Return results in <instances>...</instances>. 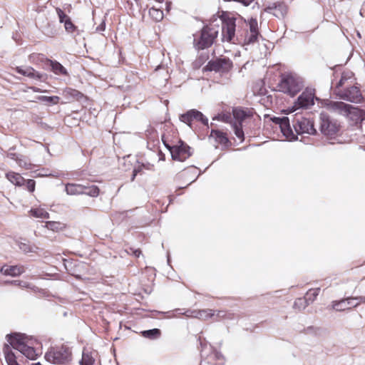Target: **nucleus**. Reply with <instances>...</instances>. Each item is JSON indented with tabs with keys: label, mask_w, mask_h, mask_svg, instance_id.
<instances>
[{
	"label": "nucleus",
	"mask_w": 365,
	"mask_h": 365,
	"mask_svg": "<svg viewBox=\"0 0 365 365\" xmlns=\"http://www.w3.org/2000/svg\"><path fill=\"white\" fill-rule=\"evenodd\" d=\"M304 88L303 79L292 71L281 73L279 76V82L277 84V90L290 97H294Z\"/></svg>",
	"instance_id": "obj_1"
},
{
	"label": "nucleus",
	"mask_w": 365,
	"mask_h": 365,
	"mask_svg": "<svg viewBox=\"0 0 365 365\" xmlns=\"http://www.w3.org/2000/svg\"><path fill=\"white\" fill-rule=\"evenodd\" d=\"M48 361L56 364H66L71 361L72 351L71 348L65 344L51 347L45 354Z\"/></svg>",
	"instance_id": "obj_2"
},
{
	"label": "nucleus",
	"mask_w": 365,
	"mask_h": 365,
	"mask_svg": "<svg viewBox=\"0 0 365 365\" xmlns=\"http://www.w3.org/2000/svg\"><path fill=\"white\" fill-rule=\"evenodd\" d=\"M246 26L247 27L243 33H238L237 34L236 41L238 43L245 45L255 43L258 41V38L260 36L259 30L258 22L257 19L250 18L246 21Z\"/></svg>",
	"instance_id": "obj_3"
},
{
	"label": "nucleus",
	"mask_w": 365,
	"mask_h": 365,
	"mask_svg": "<svg viewBox=\"0 0 365 365\" xmlns=\"http://www.w3.org/2000/svg\"><path fill=\"white\" fill-rule=\"evenodd\" d=\"M218 35V29L214 26H205L200 31L198 36L194 38L195 47L198 50H203L210 47Z\"/></svg>",
	"instance_id": "obj_4"
},
{
	"label": "nucleus",
	"mask_w": 365,
	"mask_h": 365,
	"mask_svg": "<svg viewBox=\"0 0 365 365\" xmlns=\"http://www.w3.org/2000/svg\"><path fill=\"white\" fill-rule=\"evenodd\" d=\"M162 140L165 146L170 150L173 160L183 162L190 157V148L181 140H178L175 145H170L165 135H163Z\"/></svg>",
	"instance_id": "obj_5"
},
{
	"label": "nucleus",
	"mask_w": 365,
	"mask_h": 365,
	"mask_svg": "<svg viewBox=\"0 0 365 365\" xmlns=\"http://www.w3.org/2000/svg\"><path fill=\"white\" fill-rule=\"evenodd\" d=\"M322 106L330 111H333L347 117H349L351 115L357 116L361 111L360 109L344 102L333 101L328 99L323 101Z\"/></svg>",
	"instance_id": "obj_6"
},
{
	"label": "nucleus",
	"mask_w": 365,
	"mask_h": 365,
	"mask_svg": "<svg viewBox=\"0 0 365 365\" xmlns=\"http://www.w3.org/2000/svg\"><path fill=\"white\" fill-rule=\"evenodd\" d=\"M222 21V41L235 43L237 38L235 35L236 19L230 14H223L220 16Z\"/></svg>",
	"instance_id": "obj_7"
},
{
	"label": "nucleus",
	"mask_w": 365,
	"mask_h": 365,
	"mask_svg": "<svg viewBox=\"0 0 365 365\" xmlns=\"http://www.w3.org/2000/svg\"><path fill=\"white\" fill-rule=\"evenodd\" d=\"M293 126L297 134H315L314 121L302 115H296L293 120Z\"/></svg>",
	"instance_id": "obj_8"
},
{
	"label": "nucleus",
	"mask_w": 365,
	"mask_h": 365,
	"mask_svg": "<svg viewBox=\"0 0 365 365\" xmlns=\"http://www.w3.org/2000/svg\"><path fill=\"white\" fill-rule=\"evenodd\" d=\"M232 62L230 58H219L210 61L205 66L204 70L225 73H228L232 69Z\"/></svg>",
	"instance_id": "obj_9"
},
{
	"label": "nucleus",
	"mask_w": 365,
	"mask_h": 365,
	"mask_svg": "<svg viewBox=\"0 0 365 365\" xmlns=\"http://www.w3.org/2000/svg\"><path fill=\"white\" fill-rule=\"evenodd\" d=\"M337 95L341 99L354 103H361L364 101L359 87L355 86L346 88L343 91H339Z\"/></svg>",
	"instance_id": "obj_10"
},
{
	"label": "nucleus",
	"mask_w": 365,
	"mask_h": 365,
	"mask_svg": "<svg viewBox=\"0 0 365 365\" xmlns=\"http://www.w3.org/2000/svg\"><path fill=\"white\" fill-rule=\"evenodd\" d=\"M363 301V297H346L339 301L332 302V308L338 312L350 309L356 307Z\"/></svg>",
	"instance_id": "obj_11"
},
{
	"label": "nucleus",
	"mask_w": 365,
	"mask_h": 365,
	"mask_svg": "<svg viewBox=\"0 0 365 365\" xmlns=\"http://www.w3.org/2000/svg\"><path fill=\"white\" fill-rule=\"evenodd\" d=\"M321 132L327 136L335 135L339 130V125L331 120L328 116L322 115L321 116Z\"/></svg>",
	"instance_id": "obj_12"
},
{
	"label": "nucleus",
	"mask_w": 365,
	"mask_h": 365,
	"mask_svg": "<svg viewBox=\"0 0 365 365\" xmlns=\"http://www.w3.org/2000/svg\"><path fill=\"white\" fill-rule=\"evenodd\" d=\"M180 120L190 126L193 121L201 122L205 125L208 124L207 118L201 112L195 109L190 110L187 113L182 114L180 116Z\"/></svg>",
	"instance_id": "obj_13"
},
{
	"label": "nucleus",
	"mask_w": 365,
	"mask_h": 365,
	"mask_svg": "<svg viewBox=\"0 0 365 365\" xmlns=\"http://www.w3.org/2000/svg\"><path fill=\"white\" fill-rule=\"evenodd\" d=\"M315 92L314 89L306 88L298 97L296 104L299 108H308L314 104Z\"/></svg>",
	"instance_id": "obj_14"
},
{
	"label": "nucleus",
	"mask_w": 365,
	"mask_h": 365,
	"mask_svg": "<svg viewBox=\"0 0 365 365\" xmlns=\"http://www.w3.org/2000/svg\"><path fill=\"white\" fill-rule=\"evenodd\" d=\"M6 339L11 349L13 348L19 351L24 347V346L26 343L24 335L19 333L7 334Z\"/></svg>",
	"instance_id": "obj_15"
},
{
	"label": "nucleus",
	"mask_w": 365,
	"mask_h": 365,
	"mask_svg": "<svg viewBox=\"0 0 365 365\" xmlns=\"http://www.w3.org/2000/svg\"><path fill=\"white\" fill-rule=\"evenodd\" d=\"M272 120L276 125H279L281 132L285 137L290 138L293 135V132L289 124V120L287 117H274L272 118Z\"/></svg>",
	"instance_id": "obj_16"
},
{
	"label": "nucleus",
	"mask_w": 365,
	"mask_h": 365,
	"mask_svg": "<svg viewBox=\"0 0 365 365\" xmlns=\"http://www.w3.org/2000/svg\"><path fill=\"white\" fill-rule=\"evenodd\" d=\"M232 115L236 123L242 124V122L247 118L253 115L252 108H242L240 107L235 108L232 110Z\"/></svg>",
	"instance_id": "obj_17"
},
{
	"label": "nucleus",
	"mask_w": 365,
	"mask_h": 365,
	"mask_svg": "<svg viewBox=\"0 0 365 365\" xmlns=\"http://www.w3.org/2000/svg\"><path fill=\"white\" fill-rule=\"evenodd\" d=\"M0 271L4 275L18 277L25 272V268L23 265L5 264L1 267Z\"/></svg>",
	"instance_id": "obj_18"
},
{
	"label": "nucleus",
	"mask_w": 365,
	"mask_h": 365,
	"mask_svg": "<svg viewBox=\"0 0 365 365\" xmlns=\"http://www.w3.org/2000/svg\"><path fill=\"white\" fill-rule=\"evenodd\" d=\"M98 356L97 351L90 348L83 349L81 365H93Z\"/></svg>",
	"instance_id": "obj_19"
},
{
	"label": "nucleus",
	"mask_w": 365,
	"mask_h": 365,
	"mask_svg": "<svg viewBox=\"0 0 365 365\" xmlns=\"http://www.w3.org/2000/svg\"><path fill=\"white\" fill-rule=\"evenodd\" d=\"M3 354L7 365H19L17 361V356L9 344H5L4 345Z\"/></svg>",
	"instance_id": "obj_20"
},
{
	"label": "nucleus",
	"mask_w": 365,
	"mask_h": 365,
	"mask_svg": "<svg viewBox=\"0 0 365 365\" xmlns=\"http://www.w3.org/2000/svg\"><path fill=\"white\" fill-rule=\"evenodd\" d=\"M15 71L18 73H19L21 75H23L24 76H27V77L31 78H35V79L41 80V78H42V74H41L40 73L36 71L34 68H32L31 66H28V67H26L24 68H23L21 67H19V66H17L15 68Z\"/></svg>",
	"instance_id": "obj_21"
},
{
	"label": "nucleus",
	"mask_w": 365,
	"mask_h": 365,
	"mask_svg": "<svg viewBox=\"0 0 365 365\" xmlns=\"http://www.w3.org/2000/svg\"><path fill=\"white\" fill-rule=\"evenodd\" d=\"M47 65L51 67V71L56 75L68 76L67 70L58 61L46 58Z\"/></svg>",
	"instance_id": "obj_22"
},
{
	"label": "nucleus",
	"mask_w": 365,
	"mask_h": 365,
	"mask_svg": "<svg viewBox=\"0 0 365 365\" xmlns=\"http://www.w3.org/2000/svg\"><path fill=\"white\" fill-rule=\"evenodd\" d=\"M210 137L213 138L219 144L226 145L229 143L227 133L221 130L212 129Z\"/></svg>",
	"instance_id": "obj_23"
},
{
	"label": "nucleus",
	"mask_w": 365,
	"mask_h": 365,
	"mask_svg": "<svg viewBox=\"0 0 365 365\" xmlns=\"http://www.w3.org/2000/svg\"><path fill=\"white\" fill-rule=\"evenodd\" d=\"M63 96L68 101H80L83 98V94L78 90L66 88L63 91Z\"/></svg>",
	"instance_id": "obj_24"
},
{
	"label": "nucleus",
	"mask_w": 365,
	"mask_h": 365,
	"mask_svg": "<svg viewBox=\"0 0 365 365\" xmlns=\"http://www.w3.org/2000/svg\"><path fill=\"white\" fill-rule=\"evenodd\" d=\"M6 179L16 186H22L25 183V179L18 173L9 171L6 173Z\"/></svg>",
	"instance_id": "obj_25"
},
{
	"label": "nucleus",
	"mask_w": 365,
	"mask_h": 365,
	"mask_svg": "<svg viewBox=\"0 0 365 365\" xmlns=\"http://www.w3.org/2000/svg\"><path fill=\"white\" fill-rule=\"evenodd\" d=\"M83 185L76 183H68L66 185V192L68 195H83Z\"/></svg>",
	"instance_id": "obj_26"
},
{
	"label": "nucleus",
	"mask_w": 365,
	"mask_h": 365,
	"mask_svg": "<svg viewBox=\"0 0 365 365\" xmlns=\"http://www.w3.org/2000/svg\"><path fill=\"white\" fill-rule=\"evenodd\" d=\"M45 227L53 232H61L67 228V225L57 221H47Z\"/></svg>",
	"instance_id": "obj_27"
},
{
	"label": "nucleus",
	"mask_w": 365,
	"mask_h": 365,
	"mask_svg": "<svg viewBox=\"0 0 365 365\" xmlns=\"http://www.w3.org/2000/svg\"><path fill=\"white\" fill-rule=\"evenodd\" d=\"M24 346V347L22 348L20 352L26 358L31 360H35L39 356V354L37 353L36 350L34 347L29 346L26 343Z\"/></svg>",
	"instance_id": "obj_28"
},
{
	"label": "nucleus",
	"mask_w": 365,
	"mask_h": 365,
	"mask_svg": "<svg viewBox=\"0 0 365 365\" xmlns=\"http://www.w3.org/2000/svg\"><path fill=\"white\" fill-rule=\"evenodd\" d=\"M215 317L216 320H231L235 317V314L229 310H215Z\"/></svg>",
	"instance_id": "obj_29"
},
{
	"label": "nucleus",
	"mask_w": 365,
	"mask_h": 365,
	"mask_svg": "<svg viewBox=\"0 0 365 365\" xmlns=\"http://www.w3.org/2000/svg\"><path fill=\"white\" fill-rule=\"evenodd\" d=\"M208 360L213 365H222L224 363V356L219 352L214 351L208 356Z\"/></svg>",
	"instance_id": "obj_30"
},
{
	"label": "nucleus",
	"mask_w": 365,
	"mask_h": 365,
	"mask_svg": "<svg viewBox=\"0 0 365 365\" xmlns=\"http://www.w3.org/2000/svg\"><path fill=\"white\" fill-rule=\"evenodd\" d=\"M29 212L33 217L36 218L48 219L50 217L49 213L41 207L31 209Z\"/></svg>",
	"instance_id": "obj_31"
},
{
	"label": "nucleus",
	"mask_w": 365,
	"mask_h": 365,
	"mask_svg": "<svg viewBox=\"0 0 365 365\" xmlns=\"http://www.w3.org/2000/svg\"><path fill=\"white\" fill-rule=\"evenodd\" d=\"M232 128H233L235 135L239 138L240 142L244 141L245 135L242 130V124L236 122H232Z\"/></svg>",
	"instance_id": "obj_32"
},
{
	"label": "nucleus",
	"mask_w": 365,
	"mask_h": 365,
	"mask_svg": "<svg viewBox=\"0 0 365 365\" xmlns=\"http://www.w3.org/2000/svg\"><path fill=\"white\" fill-rule=\"evenodd\" d=\"M37 100L41 102H44L46 104L49 105H56L59 103L60 98L57 96H37Z\"/></svg>",
	"instance_id": "obj_33"
},
{
	"label": "nucleus",
	"mask_w": 365,
	"mask_h": 365,
	"mask_svg": "<svg viewBox=\"0 0 365 365\" xmlns=\"http://www.w3.org/2000/svg\"><path fill=\"white\" fill-rule=\"evenodd\" d=\"M215 317V310L212 309H199L198 319L207 320Z\"/></svg>",
	"instance_id": "obj_34"
},
{
	"label": "nucleus",
	"mask_w": 365,
	"mask_h": 365,
	"mask_svg": "<svg viewBox=\"0 0 365 365\" xmlns=\"http://www.w3.org/2000/svg\"><path fill=\"white\" fill-rule=\"evenodd\" d=\"M100 193V189L96 185L84 186L83 194L91 197H97Z\"/></svg>",
	"instance_id": "obj_35"
},
{
	"label": "nucleus",
	"mask_w": 365,
	"mask_h": 365,
	"mask_svg": "<svg viewBox=\"0 0 365 365\" xmlns=\"http://www.w3.org/2000/svg\"><path fill=\"white\" fill-rule=\"evenodd\" d=\"M150 16L155 21H160L163 19V11L161 9L152 7L149 9Z\"/></svg>",
	"instance_id": "obj_36"
},
{
	"label": "nucleus",
	"mask_w": 365,
	"mask_h": 365,
	"mask_svg": "<svg viewBox=\"0 0 365 365\" xmlns=\"http://www.w3.org/2000/svg\"><path fill=\"white\" fill-rule=\"evenodd\" d=\"M319 292H320V288L310 289L307 292L304 297L306 298L307 301L309 304L311 302H313L316 299V298L319 295Z\"/></svg>",
	"instance_id": "obj_37"
},
{
	"label": "nucleus",
	"mask_w": 365,
	"mask_h": 365,
	"mask_svg": "<svg viewBox=\"0 0 365 365\" xmlns=\"http://www.w3.org/2000/svg\"><path fill=\"white\" fill-rule=\"evenodd\" d=\"M160 334H161V331L158 329H150V330L144 331L142 332V335L144 337H146V338H148L150 339H157L160 336Z\"/></svg>",
	"instance_id": "obj_38"
},
{
	"label": "nucleus",
	"mask_w": 365,
	"mask_h": 365,
	"mask_svg": "<svg viewBox=\"0 0 365 365\" xmlns=\"http://www.w3.org/2000/svg\"><path fill=\"white\" fill-rule=\"evenodd\" d=\"M308 304L309 303L304 297H299L294 301L293 307L295 309L302 310L305 309L308 306Z\"/></svg>",
	"instance_id": "obj_39"
},
{
	"label": "nucleus",
	"mask_w": 365,
	"mask_h": 365,
	"mask_svg": "<svg viewBox=\"0 0 365 365\" xmlns=\"http://www.w3.org/2000/svg\"><path fill=\"white\" fill-rule=\"evenodd\" d=\"M353 73L351 72H344L341 75V79L337 84V87L343 86L345 81L349 78H351Z\"/></svg>",
	"instance_id": "obj_40"
},
{
	"label": "nucleus",
	"mask_w": 365,
	"mask_h": 365,
	"mask_svg": "<svg viewBox=\"0 0 365 365\" xmlns=\"http://www.w3.org/2000/svg\"><path fill=\"white\" fill-rule=\"evenodd\" d=\"M217 119L225 123L232 122V115L230 113H221L218 114Z\"/></svg>",
	"instance_id": "obj_41"
},
{
	"label": "nucleus",
	"mask_w": 365,
	"mask_h": 365,
	"mask_svg": "<svg viewBox=\"0 0 365 365\" xmlns=\"http://www.w3.org/2000/svg\"><path fill=\"white\" fill-rule=\"evenodd\" d=\"M64 27L67 32L73 33L76 30V26L71 21V19H67L64 23Z\"/></svg>",
	"instance_id": "obj_42"
},
{
	"label": "nucleus",
	"mask_w": 365,
	"mask_h": 365,
	"mask_svg": "<svg viewBox=\"0 0 365 365\" xmlns=\"http://www.w3.org/2000/svg\"><path fill=\"white\" fill-rule=\"evenodd\" d=\"M56 13L58 14L59 21L61 23H65L67 19H71L68 16H67L62 9L60 8L56 9Z\"/></svg>",
	"instance_id": "obj_43"
},
{
	"label": "nucleus",
	"mask_w": 365,
	"mask_h": 365,
	"mask_svg": "<svg viewBox=\"0 0 365 365\" xmlns=\"http://www.w3.org/2000/svg\"><path fill=\"white\" fill-rule=\"evenodd\" d=\"M24 185H26V189L30 192H34V190H35V187H36V182L34 180H32V179H29V180H25V183Z\"/></svg>",
	"instance_id": "obj_44"
},
{
	"label": "nucleus",
	"mask_w": 365,
	"mask_h": 365,
	"mask_svg": "<svg viewBox=\"0 0 365 365\" xmlns=\"http://www.w3.org/2000/svg\"><path fill=\"white\" fill-rule=\"evenodd\" d=\"M144 169L143 166H142V164L138 165L137 168H135L133 171V175L131 178V181H133L136 177V175L138 173H141L143 172V170Z\"/></svg>",
	"instance_id": "obj_45"
},
{
	"label": "nucleus",
	"mask_w": 365,
	"mask_h": 365,
	"mask_svg": "<svg viewBox=\"0 0 365 365\" xmlns=\"http://www.w3.org/2000/svg\"><path fill=\"white\" fill-rule=\"evenodd\" d=\"M44 58L43 55L40 53H31L29 55V58L31 61L34 62L36 58H41L43 59Z\"/></svg>",
	"instance_id": "obj_46"
},
{
	"label": "nucleus",
	"mask_w": 365,
	"mask_h": 365,
	"mask_svg": "<svg viewBox=\"0 0 365 365\" xmlns=\"http://www.w3.org/2000/svg\"><path fill=\"white\" fill-rule=\"evenodd\" d=\"M140 255H142V251L139 248L135 249L133 252V255L135 257H139Z\"/></svg>",
	"instance_id": "obj_47"
},
{
	"label": "nucleus",
	"mask_w": 365,
	"mask_h": 365,
	"mask_svg": "<svg viewBox=\"0 0 365 365\" xmlns=\"http://www.w3.org/2000/svg\"><path fill=\"white\" fill-rule=\"evenodd\" d=\"M142 166H143L144 169H145V170H153V168H154V165L149 163H148L146 164L142 163Z\"/></svg>",
	"instance_id": "obj_48"
},
{
	"label": "nucleus",
	"mask_w": 365,
	"mask_h": 365,
	"mask_svg": "<svg viewBox=\"0 0 365 365\" xmlns=\"http://www.w3.org/2000/svg\"><path fill=\"white\" fill-rule=\"evenodd\" d=\"M199 309H192L190 317L198 319Z\"/></svg>",
	"instance_id": "obj_49"
},
{
	"label": "nucleus",
	"mask_w": 365,
	"mask_h": 365,
	"mask_svg": "<svg viewBox=\"0 0 365 365\" xmlns=\"http://www.w3.org/2000/svg\"><path fill=\"white\" fill-rule=\"evenodd\" d=\"M29 88L36 93L46 92V91H42L41 88L36 86H30Z\"/></svg>",
	"instance_id": "obj_50"
},
{
	"label": "nucleus",
	"mask_w": 365,
	"mask_h": 365,
	"mask_svg": "<svg viewBox=\"0 0 365 365\" xmlns=\"http://www.w3.org/2000/svg\"><path fill=\"white\" fill-rule=\"evenodd\" d=\"M277 5L274 4V6H268L266 10L268 12L272 13L274 15H277L274 11H272V10L275 11L277 9Z\"/></svg>",
	"instance_id": "obj_51"
},
{
	"label": "nucleus",
	"mask_w": 365,
	"mask_h": 365,
	"mask_svg": "<svg viewBox=\"0 0 365 365\" xmlns=\"http://www.w3.org/2000/svg\"><path fill=\"white\" fill-rule=\"evenodd\" d=\"M254 0H239V3L242 4L245 6L250 5Z\"/></svg>",
	"instance_id": "obj_52"
},
{
	"label": "nucleus",
	"mask_w": 365,
	"mask_h": 365,
	"mask_svg": "<svg viewBox=\"0 0 365 365\" xmlns=\"http://www.w3.org/2000/svg\"><path fill=\"white\" fill-rule=\"evenodd\" d=\"M192 309H188L187 311H185V312L184 313V314L187 317H190V315H191V312H192Z\"/></svg>",
	"instance_id": "obj_53"
},
{
	"label": "nucleus",
	"mask_w": 365,
	"mask_h": 365,
	"mask_svg": "<svg viewBox=\"0 0 365 365\" xmlns=\"http://www.w3.org/2000/svg\"><path fill=\"white\" fill-rule=\"evenodd\" d=\"M135 250V248L133 247H128L127 250H126V252L129 255H133V250Z\"/></svg>",
	"instance_id": "obj_54"
},
{
	"label": "nucleus",
	"mask_w": 365,
	"mask_h": 365,
	"mask_svg": "<svg viewBox=\"0 0 365 365\" xmlns=\"http://www.w3.org/2000/svg\"><path fill=\"white\" fill-rule=\"evenodd\" d=\"M98 31H104L105 30V24H101L99 26L97 27Z\"/></svg>",
	"instance_id": "obj_55"
},
{
	"label": "nucleus",
	"mask_w": 365,
	"mask_h": 365,
	"mask_svg": "<svg viewBox=\"0 0 365 365\" xmlns=\"http://www.w3.org/2000/svg\"><path fill=\"white\" fill-rule=\"evenodd\" d=\"M72 275H73V276H75V277H78V278H80V277H81V274H80V273H78V272H73V273H72Z\"/></svg>",
	"instance_id": "obj_56"
},
{
	"label": "nucleus",
	"mask_w": 365,
	"mask_h": 365,
	"mask_svg": "<svg viewBox=\"0 0 365 365\" xmlns=\"http://www.w3.org/2000/svg\"><path fill=\"white\" fill-rule=\"evenodd\" d=\"M187 174V172L186 170H184L181 174L180 177H185Z\"/></svg>",
	"instance_id": "obj_57"
},
{
	"label": "nucleus",
	"mask_w": 365,
	"mask_h": 365,
	"mask_svg": "<svg viewBox=\"0 0 365 365\" xmlns=\"http://www.w3.org/2000/svg\"><path fill=\"white\" fill-rule=\"evenodd\" d=\"M166 5H167V10L169 11L170 10V2H167L166 3Z\"/></svg>",
	"instance_id": "obj_58"
},
{
	"label": "nucleus",
	"mask_w": 365,
	"mask_h": 365,
	"mask_svg": "<svg viewBox=\"0 0 365 365\" xmlns=\"http://www.w3.org/2000/svg\"><path fill=\"white\" fill-rule=\"evenodd\" d=\"M77 265L79 266V267H83V266H85V264L83 263V262H79V263H78Z\"/></svg>",
	"instance_id": "obj_59"
},
{
	"label": "nucleus",
	"mask_w": 365,
	"mask_h": 365,
	"mask_svg": "<svg viewBox=\"0 0 365 365\" xmlns=\"http://www.w3.org/2000/svg\"><path fill=\"white\" fill-rule=\"evenodd\" d=\"M12 283H14L16 285H19L20 284V282L19 281H14Z\"/></svg>",
	"instance_id": "obj_60"
},
{
	"label": "nucleus",
	"mask_w": 365,
	"mask_h": 365,
	"mask_svg": "<svg viewBox=\"0 0 365 365\" xmlns=\"http://www.w3.org/2000/svg\"><path fill=\"white\" fill-rule=\"evenodd\" d=\"M31 365H42L40 362L33 363Z\"/></svg>",
	"instance_id": "obj_61"
},
{
	"label": "nucleus",
	"mask_w": 365,
	"mask_h": 365,
	"mask_svg": "<svg viewBox=\"0 0 365 365\" xmlns=\"http://www.w3.org/2000/svg\"><path fill=\"white\" fill-rule=\"evenodd\" d=\"M157 2L162 3L164 1V0H155Z\"/></svg>",
	"instance_id": "obj_62"
},
{
	"label": "nucleus",
	"mask_w": 365,
	"mask_h": 365,
	"mask_svg": "<svg viewBox=\"0 0 365 365\" xmlns=\"http://www.w3.org/2000/svg\"><path fill=\"white\" fill-rule=\"evenodd\" d=\"M278 6H279V7L280 9H284V6H282V5H281V4H279Z\"/></svg>",
	"instance_id": "obj_63"
},
{
	"label": "nucleus",
	"mask_w": 365,
	"mask_h": 365,
	"mask_svg": "<svg viewBox=\"0 0 365 365\" xmlns=\"http://www.w3.org/2000/svg\"><path fill=\"white\" fill-rule=\"evenodd\" d=\"M134 1H135L136 3H138L139 0H134Z\"/></svg>",
	"instance_id": "obj_64"
}]
</instances>
